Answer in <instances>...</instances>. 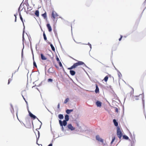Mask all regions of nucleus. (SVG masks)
Returning <instances> with one entry per match:
<instances>
[{
	"mask_svg": "<svg viewBox=\"0 0 146 146\" xmlns=\"http://www.w3.org/2000/svg\"><path fill=\"white\" fill-rule=\"evenodd\" d=\"M113 122L115 126L116 127H119L118 126V122L115 119H113Z\"/></svg>",
	"mask_w": 146,
	"mask_h": 146,
	"instance_id": "nucleus-15",
	"label": "nucleus"
},
{
	"mask_svg": "<svg viewBox=\"0 0 146 146\" xmlns=\"http://www.w3.org/2000/svg\"><path fill=\"white\" fill-rule=\"evenodd\" d=\"M123 37V36L122 35H120V37L119 39V41H120L121 40Z\"/></svg>",
	"mask_w": 146,
	"mask_h": 146,
	"instance_id": "nucleus-53",
	"label": "nucleus"
},
{
	"mask_svg": "<svg viewBox=\"0 0 146 146\" xmlns=\"http://www.w3.org/2000/svg\"><path fill=\"white\" fill-rule=\"evenodd\" d=\"M33 66L34 67H35L36 68H37V66L36 65V63L34 60V59H33Z\"/></svg>",
	"mask_w": 146,
	"mask_h": 146,
	"instance_id": "nucleus-31",
	"label": "nucleus"
},
{
	"mask_svg": "<svg viewBox=\"0 0 146 146\" xmlns=\"http://www.w3.org/2000/svg\"><path fill=\"white\" fill-rule=\"evenodd\" d=\"M58 16V14L55 11V16L56 17H57Z\"/></svg>",
	"mask_w": 146,
	"mask_h": 146,
	"instance_id": "nucleus-61",
	"label": "nucleus"
},
{
	"mask_svg": "<svg viewBox=\"0 0 146 146\" xmlns=\"http://www.w3.org/2000/svg\"><path fill=\"white\" fill-rule=\"evenodd\" d=\"M40 57L41 58L42 60H44L47 59V58L42 53L40 54Z\"/></svg>",
	"mask_w": 146,
	"mask_h": 146,
	"instance_id": "nucleus-19",
	"label": "nucleus"
},
{
	"mask_svg": "<svg viewBox=\"0 0 146 146\" xmlns=\"http://www.w3.org/2000/svg\"><path fill=\"white\" fill-rule=\"evenodd\" d=\"M38 140H37V138H36V144L39 145V146L40 145H41V146H42V144H39L38 143Z\"/></svg>",
	"mask_w": 146,
	"mask_h": 146,
	"instance_id": "nucleus-54",
	"label": "nucleus"
},
{
	"mask_svg": "<svg viewBox=\"0 0 146 146\" xmlns=\"http://www.w3.org/2000/svg\"><path fill=\"white\" fill-rule=\"evenodd\" d=\"M42 125V123H41V124L40 125V127L39 128H37L36 129V131H37V130H38V129H40L41 127V126Z\"/></svg>",
	"mask_w": 146,
	"mask_h": 146,
	"instance_id": "nucleus-55",
	"label": "nucleus"
},
{
	"mask_svg": "<svg viewBox=\"0 0 146 146\" xmlns=\"http://www.w3.org/2000/svg\"><path fill=\"white\" fill-rule=\"evenodd\" d=\"M130 138L131 139H133V137L131 133L130 132Z\"/></svg>",
	"mask_w": 146,
	"mask_h": 146,
	"instance_id": "nucleus-52",
	"label": "nucleus"
},
{
	"mask_svg": "<svg viewBox=\"0 0 146 146\" xmlns=\"http://www.w3.org/2000/svg\"><path fill=\"white\" fill-rule=\"evenodd\" d=\"M22 40H23V48L21 51V60L22 61L23 60V50L24 48V40H25V39L24 37V35H22Z\"/></svg>",
	"mask_w": 146,
	"mask_h": 146,
	"instance_id": "nucleus-4",
	"label": "nucleus"
},
{
	"mask_svg": "<svg viewBox=\"0 0 146 146\" xmlns=\"http://www.w3.org/2000/svg\"><path fill=\"white\" fill-rule=\"evenodd\" d=\"M53 64L55 67L58 69H59V67L56 65V64L55 63V62L54 61H53Z\"/></svg>",
	"mask_w": 146,
	"mask_h": 146,
	"instance_id": "nucleus-39",
	"label": "nucleus"
},
{
	"mask_svg": "<svg viewBox=\"0 0 146 146\" xmlns=\"http://www.w3.org/2000/svg\"><path fill=\"white\" fill-rule=\"evenodd\" d=\"M73 65L75 68H76L78 66L77 62L74 63Z\"/></svg>",
	"mask_w": 146,
	"mask_h": 146,
	"instance_id": "nucleus-43",
	"label": "nucleus"
},
{
	"mask_svg": "<svg viewBox=\"0 0 146 146\" xmlns=\"http://www.w3.org/2000/svg\"><path fill=\"white\" fill-rule=\"evenodd\" d=\"M66 128L67 131L70 130L71 131H72L74 130L75 129V128L73 127L71 123L68 124L67 126L66 125Z\"/></svg>",
	"mask_w": 146,
	"mask_h": 146,
	"instance_id": "nucleus-3",
	"label": "nucleus"
},
{
	"mask_svg": "<svg viewBox=\"0 0 146 146\" xmlns=\"http://www.w3.org/2000/svg\"><path fill=\"white\" fill-rule=\"evenodd\" d=\"M96 93L97 94L99 93V89L98 85L96 84V89L95 90Z\"/></svg>",
	"mask_w": 146,
	"mask_h": 146,
	"instance_id": "nucleus-17",
	"label": "nucleus"
},
{
	"mask_svg": "<svg viewBox=\"0 0 146 146\" xmlns=\"http://www.w3.org/2000/svg\"><path fill=\"white\" fill-rule=\"evenodd\" d=\"M41 15L44 19L46 20L47 19V13L46 11H45L44 13L42 14Z\"/></svg>",
	"mask_w": 146,
	"mask_h": 146,
	"instance_id": "nucleus-21",
	"label": "nucleus"
},
{
	"mask_svg": "<svg viewBox=\"0 0 146 146\" xmlns=\"http://www.w3.org/2000/svg\"><path fill=\"white\" fill-rule=\"evenodd\" d=\"M12 79L11 78H9L8 80V84L9 85L11 81L12 80Z\"/></svg>",
	"mask_w": 146,
	"mask_h": 146,
	"instance_id": "nucleus-50",
	"label": "nucleus"
},
{
	"mask_svg": "<svg viewBox=\"0 0 146 146\" xmlns=\"http://www.w3.org/2000/svg\"><path fill=\"white\" fill-rule=\"evenodd\" d=\"M47 43L50 45V46L51 48V49L52 51L55 52V48L54 46H53L52 44L50 42L48 41Z\"/></svg>",
	"mask_w": 146,
	"mask_h": 146,
	"instance_id": "nucleus-13",
	"label": "nucleus"
},
{
	"mask_svg": "<svg viewBox=\"0 0 146 146\" xmlns=\"http://www.w3.org/2000/svg\"><path fill=\"white\" fill-rule=\"evenodd\" d=\"M24 92H25V93L26 92V91L25 90H24L23 91L21 92V95L22 96V97H23V99H24V100H25V101L26 100L25 99V98L24 97V96H23V93Z\"/></svg>",
	"mask_w": 146,
	"mask_h": 146,
	"instance_id": "nucleus-32",
	"label": "nucleus"
},
{
	"mask_svg": "<svg viewBox=\"0 0 146 146\" xmlns=\"http://www.w3.org/2000/svg\"><path fill=\"white\" fill-rule=\"evenodd\" d=\"M18 14L17 13L15 14H14V16L16 18V17H17V15Z\"/></svg>",
	"mask_w": 146,
	"mask_h": 146,
	"instance_id": "nucleus-64",
	"label": "nucleus"
},
{
	"mask_svg": "<svg viewBox=\"0 0 146 146\" xmlns=\"http://www.w3.org/2000/svg\"><path fill=\"white\" fill-rule=\"evenodd\" d=\"M69 99L68 98H66L65 100L64 101V104H66L69 101Z\"/></svg>",
	"mask_w": 146,
	"mask_h": 146,
	"instance_id": "nucleus-34",
	"label": "nucleus"
},
{
	"mask_svg": "<svg viewBox=\"0 0 146 146\" xmlns=\"http://www.w3.org/2000/svg\"><path fill=\"white\" fill-rule=\"evenodd\" d=\"M23 32L22 35H24V33L25 32V26L24 24H23Z\"/></svg>",
	"mask_w": 146,
	"mask_h": 146,
	"instance_id": "nucleus-38",
	"label": "nucleus"
},
{
	"mask_svg": "<svg viewBox=\"0 0 146 146\" xmlns=\"http://www.w3.org/2000/svg\"><path fill=\"white\" fill-rule=\"evenodd\" d=\"M133 93H134V90H132V91H131L130 93V95L131 96V95H132V94H133Z\"/></svg>",
	"mask_w": 146,
	"mask_h": 146,
	"instance_id": "nucleus-58",
	"label": "nucleus"
},
{
	"mask_svg": "<svg viewBox=\"0 0 146 146\" xmlns=\"http://www.w3.org/2000/svg\"><path fill=\"white\" fill-rule=\"evenodd\" d=\"M122 137L123 139L129 140V141H131V140L129 138V137L126 135H123Z\"/></svg>",
	"mask_w": 146,
	"mask_h": 146,
	"instance_id": "nucleus-16",
	"label": "nucleus"
},
{
	"mask_svg": "<svg viewBox=\"0 0 146 146\" xmlns=\"http://www.w3.org/2000/svg\"><path fill=\"white\" fill-rule=\"evenodd\" d=\"M28 111L29 113V115L31 118H33L34 120L37 118V117L35 115L33 114L29 110H28Z\"/></svg>",
	"mask_w": 146,
	"mask_h": 146,
	"instance_id": "nucleus-5",
	"label": "nucleus"
},
{
	"mask_svg": "<svg viewBox=\"0 0 146 146\" xmlns=\"http://www.w3.org/2000/svg\"><path fill=\"white\" fill-rule=\"evenodd\" d=\"M108 76H106L104 78V80L105 82H107L108 80Z\"/></svg>",
	"mask_w": 146,
	"mask_h": 146,
	"instance_id": "nucleus-35",
	"label": "nucleus"
},
{
	"mask_svg": "<svg viewBox=\"0 0 146 146\" xmlns=\"http://www.w3.org/2000/svg\"><path fill=\"white\" fill-rule=\"evenodd\" d=\"M146 8V7L144 9H143V11L141 13V15H140V18H141V17L142 16V15L143 14V12L145 10V9Z\"/></svg>",
	"mask_w": 146,
	"mask_h": 146,
	"instance_id": "nucleus-51",
	"label": "nucleus"
},
{
	"mask_svg": "<svg viewBox=\"0 0 146 146\" xmlns=\"http://www.w3.org/2000/svg\"><path fill=\"white\" fill-rule=\"evenodd\" d=\"M115 136H113L112 137V140L111 141V142L110 143V144L111 145H112L114 141H115Z\"/></svg>",
	"mask_w": 146,
	"mask_h": 146,
	"instance_id": "nucleus-27",
	"label": "nucleus"
},
{
	"mask_svg": "<svg viewBox=\"0 0 146 146\" xmlns=\"http://www.w3.org/2000/svg\"><path fill=\"white\" fill-rule=\"evenodd\" d=\"M26 5L27 7V9H28L29 8H31V7H29V5L28 2H27L26 3Z\"/></svg>",
	"mask_w": 146,
	"mask_h": 146,
	"instance_id": "nucleus-46",
	"label": "nucleus"
},
{
	"mask_svg": "<svg viewBox=\"0 0 146 146\" xmlns=\"http://www.w3.org/2000/svg\"><path fill=\"white\" fill-rule=\"evenodd\" d=\"M22 3L20 5L18 9V13H19V12L21 13V11L20 10L21 7H22Z\"/></svg>",
	"mask_w": 146,
	"mask_h": 146,
	"instance_id": "nucleus-37",
	"label": "nucleus"
},
{
	"mask_svg": "<svg viewBox=\"0 0 146 146\" xmlns=\"http://www.w3.org/2000/svg\"><path fill=\"white\" fill-rule=\"evenodd\" d=\"M69 115L67 114H66L64 115V119L62 121L61 120H59V124L61 127V130L62 131H66V129H64V126L65 127L67 125V122L69 120Z\"/></svg>",
	"mask_w": 146,
	"mask_h": 146,
	"instance_id": "nucleus-1",
	"label": "nucleus"
},
{
	"mask_svg": "<svg viewBox=\"0 0 146 146\" xmlns=\"http://www.w3.org/2000/svg\"><path fill=\"white\" fill-rule=\"evenodd\" d=\"M35 14L37 17H38L39 15V12L38 10H36Z\"/></svg>",
	"mask_w": 146,
	"mask_h": 146,
	"instance_id": "nucleus-25",
	"label": "nucleus"
},
{
	"mask_svg": "<svg viewBox=\"0 0 146 146\" xmlns=\"http://www.w3.org/2000/svg\"><path fill=\"white\" fill-rule=\"evenodd\" d=\"M117 48V47L116 46V45H114L112 48V50L115 51L116 50Z\"/></svg>",
	"mask_w": 146,
	"mask_h": 146,
	"instance_id": "nucleus-33",
	"label": "nucleus"
},
{
	"mask_svg": "<svg viewBox=\"0 0 146 146\" xmlns=\"http://www.w3.org/2000/svg\"><path fill=\"white\" fill-rule=\"evenodd\" d=\"M29 40L30 42V48H31V47H32V45L31 42L30 41V38H29Z\"/></svg>",
	"mask_w": 146,
	"mask_h": 146,
	"instance_id": "nucleus-57",
	"label": "nucleus"
},
{
	"mask_svg": "<svg viewBox=\"0 0 146 146\" xmlns=\"http://www.w3.org/2000/svg\"><path fill=\"white\" fill-rule=\"evenodd\" d=\"M43 35L44 40L45 41H46V42L47 43V42H48V40H47V38L46 35L44 31L43 32Z\"/></svg>",
	"mask_w": 146,
	"mask_h": 146,
	"instance_id": "nucleus-23",
	"label": "nucleus"
},
{
	"mask_svg": "<svg viewBox=\"0 0 146 146\" xmlns=\"http://www.w3.org/2000/svg\"><path fill=\"white\" fill-rule=\"evenodd\" d=\"M130 141L131 142V146H134L135 143L136 141L135 138L131 139Z\"/></svg>",
	"mask_w": 146,
	"mask_h": 146,
	"instance_id": "nucleus-12",
	"label": "nucleus"
},
{
	"mask_svg": "<svg viewBox=\"0 0 146 146\" xmlns=\"http://www.w3.org/2000/svg\"><path fill=\"white\" fill-rule=\"evenodd\" d=\"M53 31H54V33L57 32L56 30V29L55 28H54L53 29Z\"/></svg>",
	"mask_w": 146,
	"mask_h": 146,
	"instance_id": "nucleus-60",
	"label": "nucleus"
},
{
	"mask_svg": "<svg viewBox=\"0 0 146 146\" xmlns=\"http://www.w3.org/2000/svg\"><path fill=\"white\" fill-rule=\"evenodd\" d=\"M75 69V68L74 67L73 65L72 66H71V67H70L68 68V69L69 70H72V69Z\"/></svg>",
	"mask_w": 146,
	"mask_h": 146,
	"instance_id": "nucleus-42",
	"label": "nucleus"
},
{
	"mask_svg": "<svg viewBox=\"0 0 146 146\" xmlns=\"http://www.w3.org/2000/svg\"><path fill=\"white\" fill-rule=\"evenodd\" d=\"M84 44V45H88L89 46H92V45L91 44H90L89 42H88V44H84V43H83L82 44Z\"/></svg>",
	"mask_w": 146,
	"mask_h": 146,
	"instance_id": "nucleus-49",
	"label": "nucleus"
},
{
	"mask_svg": "<svg viewBox=\"0 0 146 146\" xmlns=\"http://www.w3.org/2000/svg\"><path fill=\"white\" fill-rule=\"evenodd\" d=\"M25 101V102L26 103V104H27V110L28 111V110H29V108L28 102L26 100Z\"/></svg>",
	"mask_w": 146,
	"mask_h": 146,
	"instance_id": "nucleus-48",
	"label": "nucleus"
},
{
	"mask_svg": "<svg viewBox=\"0 0 146 146\" xmlns=\"http://www.w3.org/2000/svg\"><path fill=\"white\" fill-rule=\"evenodd\" d=\"M73 111V109H67L66 111V112L67 113V114H70L71 112Z\"/></svg>",
	"mask_w": 146,
	"mask_h": 146,
	"instance_id": "nucleus-20",
	"label": "nucleus"
},
{
	"mask_svg": "<svg viewBox=\"0 0 146 146\" xmlns=\"http://www.w3.org/2000/svg\"><path fill=\"white\" fill-rule=\"evenodd\" d=\"M11 108L12 109H11V113L13 114L14 113V108L13 106V105L12 104H10Z\"/></svg>",
	"mask_w": 146,
	"mask_h": 146,
	"instance_id": "nucleus-28",
	"label": "nucleus"
},
{
	"mask_svg": "<svg viewBox=\"0 0 146 146\" xmlns=\"http://www.w3.org/2000/svg\"><path fill=\"white\" fill-rule=\"evenodd\" d=\"M102 102L99 101L97 100L95 102V104L97 107H101L102 105Z\"/></svg>",
	"mask_w": 146,
	"mask_h": 146,
	"instance_id": "nucleus-8",
	"label": "nucleus"
},
{
	"mask_svg": "<svg viewBox=\"0 0 146 146\" xmlns=\"http://www.w3.org/2000/svg\"><path fill=\"white\" fill-rule=\"evenodd\" d=\"M58 117L60 120H61L63 119L64 116L62 114H60L58 115Z\"/></svg>",
	"mask_w": 146,
	"mask_h": 146,
	"instance_id": "nucleus-24",
	"label": "nucleus"
},
{
	"mask_svg": "<svg viewBox=\"0 0 146 146\" xmlns=\"http://www.w3.org/2000/svg\"><path fill=\"white\" fill-rule=\"evenodd\" d=\"M53 144L52 142H51L50 144H49L48 146H52Z\"/></svg>",
	"mask_w": 146,
	"mask_h": 146,
	"instance_id": "nucleus-62",
	"label": "nucleus"
},
{
	"mask_svg": "<svg viewBox=\"0 0 146 146\" xmlns=\"http://www.w3.org/2000/svg\"><path fill=\"white\" fill-rule=\"evenodd\" d=\"M53 80L52 78H48L47 80L48 82H52Z\"/></svg>",
	"mask_w": 146,
	"mask_h": 146,
	"instance_id": "nucleus-47",
	"label": "nucleus"
},
{
	"mask_svg": "<svg viewBox=\"0 0 146 146\" xmlns=\"http://www.w3.org/2000/svg\"><path fill=\"white\" fill-rule=\"evenodd\" d=\"M70 73L71 75L74 76L76 74V72L73 70H70Z\"/></svg>",
	"mask_w": 146,
	"mask_h": 146,
	"instance_id": "nucleus-22",
	"label": "nucleus"
},
{
	"mask_svg": "<svg viewBox=\"0 0 146 146\" xmlns=\"http://www.w3.org/2000/svg\"><path fill=\"white\" fill-rule=\"evenodd\" d=\"M50 69L51 73H55L56 74V72L53 68L50 67Z\"/></svg>",
	"mask_w": 146,
	"mask_h": 146,
	"instance_id": "nucleus-29",
	"label": "nucleus"
},
{
	"mask_svg": "<svg viewBox=\"0 0 146 146\" xmlns=\"http://www.w3.org/2000/svg\"><path fill=\"white\" fill-rule=\"evenodd\" d=\"M37 131L38 132V137H37V136L36 135V138H37V140H39V139L40 137V132L38 130Z\"/></svg>",
	"mask_w": 146,
	"mask_h": 146,
	"instance_id": "nucleus-36",
	"label": "nucleus"
},
{
	"mask_svg": "<svg viewBox=\"0 0 146 146\" xmlns=\"http://www.w3.org/2000/svg\"><path fill=\"white\" fill-rule=\"evenodd\" d=\"M58 63L59 64V65L60 67L63 68V66L62 65V64L61 62L60 61L58 62Z\"/></svg>",
	"mask_w": 146,
	"mask_h": 146,
	"instance_id": "nucleus-45",
	"label": "nucleus"
},
{
	"mask_svg": "<svg viewBox=\"0 0 146 146\" xmlns=\"http://www.w3.org/2000/svg\"><path fill=\"white\" fill-rule=\"evenodd\" d=\"M54 33L55 34V36L56 38H57V39H58V36L57 32V33Z\"/></svg>",
	"mask_w": 146,
	"mask_h": 146,
	"instance_id": "nucleus-56",
	"label": "nucleus"
},
{
	"mask_svg": "<svg viewBox=\"0 0 146 146\" xmlns=\"http://www.w3.org/2000/svg\"><path fill=\"white\" fill-rule=\"evenodd\" d=\"M60 103H58V104L57 106V108L58 109L60 108Z\"/></svg>",
	"mask_w": 146,
	"mask_h": 146,
	"instance_id": "nucleus-63",
	"label": "nucleus"
},
{
	"mask_svg": "<svg viewBox=\"0 0 146 146\" xmlns=\"http://www.w3.org/2000/svg\"><path fill=\"white\" fill-rule=\"evenodd\" d=\"M31 49L33 59H34V53H33V49L32 47H31Z\"/></svg>",
	"mask_w": 146,
	"mask_h": 146,
	"instance_id": "nucleus-40",
	"label": "nucleus"
},
{
	"mask_svg": "<svg viewBox=\"0 0 146 146\" xmlns=\"http://www.w3.org/2000/svg\"><path fill=\"white\" fill-rule=\"evenodd\" d=\"M96 139L97 141L101 142L102 143H104V139L100 138L99 135H98L96 136Z\"/></svg>",
	"mask_w": 146,
	"mask_h": 146,
	"instance_id": "nucleus-6",
	"label": "nucleus"
},
{
	"mask_svg": "<svg viewBox=\"0 0 146 146\" xmlns=\"http://www.w3.org/2000/svg\"><path fill=\"white\" fill-rule=\"evenodd\" d=\"M56 59L57 62L60 61L59 59L57 54H56Z\"/></svg>",
	"mask_w": 146,
	"mask_h": 146,
	"instance_id": "nucleus-41",
	"label": "nucleus"
},
{
	"mask_svg": "<svg viewBox=\"0 0 146 146\" xmlns=\"http://www.w3.org/2000/svg\"><path fill=\"white\" fill-rule=\"evenodd\" d=\"M19 15L20 20H21V21L23 23V24H24V23L23 22V17L22 16V15L21 14V13H20V12H19Z\"/></svg>",
	"mask_w": 146,
	"mask_h": 146,
	"instance_id": "nucleus-26",
	"label": "nucleus"
},
{
	"mask_svg": "<svg viewBox=\"0 0 146 146\" xmlns=\"http://www.w3.org/2000/svg\"><path fill=\"white\" fill-rule=\"evenodd\" d=\"M141 95L142 96V103L143 104V108H145V100H144V93L143 92V93L141 94Z\"/></svg>",
	"mask_w": 146,
	"mask_h": 146,
	"instance_id": "nucleus-9",
	"label": "nucleus"
},
{
	"mask_svg": "<svg viewBox=\"0 0 146 146\" xmlns=\"http://www.w3.org/2000/svg\"><path fill=\"white\" fill-rule=\"evenodd\" d=\"M46 27L49 32H51L52 31V28L50 24L49 23H47L46 25Z\"/></svg>",
	"mask_w": 146,
	"mask_h": 146,
	"instance_id": "nucleus-11",
	"label": "nucleus"
},
{
	"mask_svg": "<svg viewBox=\"0 0 146 146\" xmlns=\"http://www.w3.org/2000/svg\"><path fill=\"white\" fill-rule=\"evenodd\" d=\"M117 135L119 139H121L123 136V133L119 127H117Z\"/></svg>",
	"mask_w": 146,
	"mask_h": 146,
	"instance_id": "nucleus-2",
	"label": "nucleus"
},
{
	"mask_svg": "<svg viewBox=\"0 0 146 146\" xmlns=\"http://www.w3.org/2000/svg\"><path fill=\"white\" fill-rule=\"evenodd\" d=\"M83 66H85L86 67L88 68L89 69H90V68H89L84 63V64H83Z\"/></svg>",
	"mask_w": 146,
	"mask_h": 146,
	"instance_id": "nucleus-59",
	"label": "nucleus"
},
{
	"mask_svg": "<svg viewBox=\"0 0 146 146\" xmlns=\"http://www.w3.org/2000/svg\"><path fill=\"white\" fill-rule=\"evenodd\" d=\"M70 57L71 58L73 59L74 60L76 61H77V64L78 65V66H81V65H83V64H84V62L82 61H80L78 60H76L74 58H73L72 57L70 56Z\"/></svg>",
	"mask_w": 146,
	"mask_h": 146,
	"instance_id": "nucleus-7",
	"label": "nucleus"
},
{
	"mask_svg": "<svg viewBox=\"0 0 146 146\" xmlns=\"http://www.w3.org/2000/svg\"><path fill=\"white\" fill-rule=\"evenodd\" d=\"M15 107L16 108V115L17 118V119L21 123V121L19 120L18 117V107L17 106H16Z\"/></svg>",
	"mask_w": 146,
	"mask_h": 146,
	"instance_id": "nucleus-30",
	"label": "nucleus"
},
{
	"mask_svg": "<svg viewBox=\"0 0 146 146\" xmlns=\"http://www.w3.org/2000/svg\"><path fill=\"white\" fill-rule=\"evenodd\" d=\"M113 107L115 109V112L118 113V109L116 107Z\"/></svg>",
	"mask_w": 146,
	"mask_h": 146,
	"instance_id": "nucleus-44",
	"label": "nucleus"
},
{
	"mask_svg": "<svg viewBox=\"0 0 146 146\" xmlns=\"http://www.w3.org/2000/svg\"><path fill=\"white\" fill-rule=\"evenodd\" d=\"M74 121H75V123L76 125L78 127V128L79 129H82V127L81 126H80L79 125L78 122V121L76 120V119H75L74 120Z\"/></svg>",
	"mask_w": 146,
	"mask_h": 146,
	"instance_id": "nucleus-14",
	"label": "nucleus"
},
{
	"mask_svg": "<svg viewBox=\"0 0 146 146\" xmlns=\"http://www.w3.org/2000/svg\"><path fill=\"white\" fill-rule=\"evenodd\" d=\"M92 1L93 0H87L86 3V5L87 6H89Z\"/></svg>",
	"mask_w": 146,
	"mask_h": 146,
	"instance_id": "nucleus-18",
	"label": "nucleus"
},
{
	"mask_svg": "<svg viewBox=\"0 0 146 146\" xmlns=\"http://www.w3.org/2000/svg\"><path fill=\"white\" fill-rule=\"evenodd\" d=\"M51 18L52 19L53 21L55 22L56 17L55 16V11H53L51 13Z\"/></svg>",
	"mask_w": 146,
	"mask_h": 146,
	"instance_id": "nucleus-10",
	"label": "nucleus"
}]
</instances>
